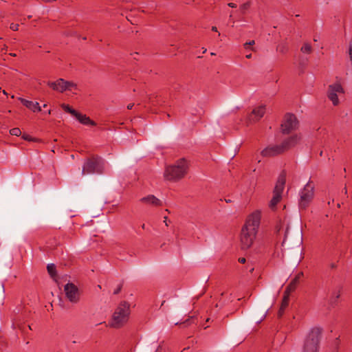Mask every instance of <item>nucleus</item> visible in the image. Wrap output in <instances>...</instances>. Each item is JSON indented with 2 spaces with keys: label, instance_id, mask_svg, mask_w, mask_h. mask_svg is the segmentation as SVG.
Instances as JSON below:
<instances>
[{
  "label": "nucleus",
  "instance_id": "20",
  "mask_svg": "<svg viewBox=\"0 0 352 352\" xmlns=\"http://www.w3.org/2000/svg\"><path fill=\"white\" fill-rule=\"evenodd\" d=\"M47 270L50 275V276L53 278H56L57 276L56 273V265L54 263H50L47 266Z\"/></svg>",
  "mask_w": 352,
  "mask_h": 352
},
{
  "label": "nucleus",
  "instance_id": "30",
  "mask_svg": "<svg viewBox=\"0 0 352 352\" xmlns=\"http://www.w3.org/2000/svg\"><path fill=\"white\" fill-rule=\"evenodd\" d=\"M254 43H255L254 41L252 40L249 42H246L245 43H244L243 45H244L245 49L248 50L250 46L253 45Z\"/></svg>",
  "mask_w": 352,
  "mask_h": 352
},
{
  "label": "nucleus",
  "instance_id": "23",
  "mask_svg": "<svg viewBox=\"0 0 352 352\" xmlns=\"http://www.w3.org/2000/svg\"><path fill=\"white\" fill-rule=\"evenodd\" d=\"M300 50L304 54H310L312 52V47L311 44L309 43H304L303 45L301 47Z\"/></svg>",
  "mask_w": 352,
  "mask_h": 352
},
{
  "label": "nucleus",
  "instance_id": "15",
  "mask_svg": "<svg viewBox=\"0 0 352 352\" xmlns=\"http://www.w3.org/2000/svg\"><path fill=\"white\" fill-rule=\"evenodd\" d=\"M342 289V287L340 285H338L335 287L334 290L331 292L330 298H329V305L331 307H334L337 305L338 300L340 296V292Z\"/></svg>",
  "mask_w": 352,
  "mask_h": 352
},
{
  "label": "nucleus",
  "instance_id": "40",
  "mask_svg": "<svg viewBox=\"0 0 352 352\" xmlns=\"http://www.w3.org/2000/svg\"><path fill=\"white\" fill-rule=\"evenodd\" d=\"M331 267L332 269H334V268H336V265L335 263H331Z\"/></svg>",
  "mask_w": 352,
  "mask_h": 352
},
{
  "label": "nucleus",
  "instance_id": "49",
  "mask_svg": "<svg viewBox=\"0 0 352 352\" xmlns=\"http://www.w3.org/2000/svg\"><path fill=\"white\" fill-rule=\"evenodd\" d=\"M11 55H12V56H16V54H12Z\"/></svg>",
  "mask_w": 352,
  "mask_h": 352
},
{
  "label": "nucleus",
  "instance_id": "33",
  "mask_svg": "<svg viewBox=\"0 0 352 352\" xmlns=\"http://www.w3.org/2000/svg\"><path fill=\"white\" fill-rule=\"evenodd\" d=\"M239 262L241 263H245L246 262V259L243 257L239 258Z\"/></svg>",
  "mask_w": 352,
  "mask_h": 352
},
{
  "label": "nucleus",
  "instance_id": "1",
  "mask_svg": "<svg viewBox=\"0 0 352 352\" xmlns=\"http://www.w3.org/2000/svg\"><path fill=\"white\" fill-rule=\"evenodd\" d=\"M260 220L261 216L258 212L252 213L246 220L241 234V248L243 250H247L252 245L260 225Z\"/></svg>",
  "mask_w": 352,
  "mask_h": 352
},
{
  "label": "nucleus",
  "instance_id": "35",
  "mask_svg": "<svg viewBox=\"0 0 352 352\" xmlns=\"http://www.w3.org/2000/svg\"><path fill=\"white\" fill-rule=\"evenodd\" d=\"M168 178L170 179V180H172V181H173V182H176V181H177V179H178L179 177H168Z\"/></svg>",
  "mask_w": 352,
  "mask_h": 352
},
{
  "label": "nucleus",
  "instance_id": "9",
  "mask_svg": "<svg viewBox=\"0 0 352 352\" xmlns=\"http://www.w3.org/2000/svg\"><path fill=\"white\" fill-rule=\"evenodd\" d=\"M280 127L282 132L285 134L297 129L298 121L296 116L292 113H287L283 118Z\"/></svg>",
  "mask_w": 352,
  "mask_h": 352
},
{
  "label": "nucleus",
  "instance_id": "36",
  "mask_svg": "<svg viewBox=\"0 0 352 352\" xmlns=\"http://www.w3.org/2000/svg\"><path fill=\"white\" fill-rule=\"evenodd\" d=\"M133 104H129L127 105V109H131L133 108Z\"/></svg>",
  "mask_w": 352,
  "mask_h": 352
},
{
  "label": "nucleus",
  "instance_id": "37",
  "mask_svg": "<svg viewBox=\"0 0 352 352\" xmlns=\"http://www.w3.org/2000/svg\"><path fill=\"white\" fill-rule=\"evenodd\" d=\"M212 30L214 31V32H217V28L216 26H212Z\"/></svg>",
  "mask_w": 352,
  "mask_h": 352
},
{
  "label": "nucleus",
  "instance_id": "32",
  "mask_svg": "<svg viewBox=\"0 0 352 352\" xmlns=\"http://www.w3.org/2000/svg\"><path fill=\"white\" fill-rule=\"evenodd\" d=\"M23 140H28V141H34V139L31 138L29 135L24 134L22 136Z\"/></svg>",
  "mask_w": 352,
  "mask_h": 352
},
{
  "label": "nucleus",
  "instance_id": "44",
  "mask_svg": "<svg viewBox=\"0 0 352 352\" xmlns=\"http://www.w3.org/2000/svg\"><path fill=\"white\" fill-rule=\"evenodd\" d=\"M344 193H345V194H346V193H347L346 188L345 187V188H344Z\"/></svg>",
  "mask_w": 352,
  "mask_h": 352
},
{
  "label": "nucleus",
  "instance_id": "3",
  "mask_svg": "<svg viewBox=\"0 0 352 352\" xmlns=\"http://www.w3.org/2000/svg\"><path fill=\"white\" fill-rule=\"evenodd\" d=\"M321 334V328L311 329L305 340L302 352H318Z\"/></svg>",
  "mask_w": 352,
  "mask_h": 352
},
{
  "label": "nucleus",
  "instance_id": "5",
  "mask_svg": "<svg viewBox=\"0 0 352 352\" xmlns=\"http://www.w3.org/2000/svg\"><path fill=\"white\" fill-rule=\"evenodd\" d=\"M314 185L311 182H307L300 192L299 208L305 210L314 198Z\"/></svg>",
  "mask_w": 352,
  "mask_h": 352
},
{
  "label": "nucleus",
  "instance_id": "45",
  "mask_svg": "<svg viewBox=\"0 0 352 352\" xmlns=\"http://www.w3.org/2000/svg\"><path fill=\"white\" fill-rule=\"evenodd\" d=\"M51 112H52V111H51V110L50 109V110H48V111H47V114H49V115H50V114H51Z\"/></svg>",
  "mask_w": 352,
  "mask_h": 352
},
{
  "label": "nucleus",
  "instance_id": "2",
  "mask_svg": "<svg viewBox=\"0 0 352 352\" xmlns=\"http://www.w3.org/2000/svg\"><path fill=\"white\" fill-rule=\"evenodd\" d=\"M129 314L130 305L126 301L121 302L113 314L111 327L119 328L122 326L128 320Z\"/></svg>",
  "mask_w": 352,
  "mask_h": 352
},
{
  "label": "nucleus",
  "instance_id": "17",
  "mask_svg": "<svg viewBox=\"0 0 352 352\" xmlns=\"http://www.w3.org/2000/svg\"><path fill=\"white\" fill-rule=\"evenodd\" d=\"M302 272L298 273L287 286L285 293H291L294 291L297 285L299 284L300 278L302 277Z\"/></svg>",
  "mask_w": 352,
  "mask_h": 352
},
{
  "label": "nucleus",
  "instance_id": "29",
  "mask_svg": "<svg viewBox=\"0 0 352 352\" xmlns=\"http://www.w3.org/2000/svg\"><path fill=\"white\" fill-rule=\"evenodd\" d=\"M19 24L17 23H11L10 25V28L13 31H17L19 30Z\"/></svg>",
  "mask_w": 352,
  "mask_h": 352
},
{
  "label": "nucleus",
  "instance_id": "48",
  "mask_svg": "<svg viewBox=\"0 0 352 352\" xmlns=\"http://www.w3.org/2000/svg\"><path fill=\"white\" fill-rule=\"evenodd\" d=\"M47 107V104H43V107Z\"/></svg>",
  "mask_w": 352,
  "mask_h": 352
},
{
  "label": "nucleus",
  "instance_id": "4",
  "mask_svg": "<svg viewBox=\"0 0 352 352\" xmlns=\"http://www.w3.org/2000/svg\"><path fill=\"white\" fill-rule=\"evenodd\" d=\"M344 89L341 81L336 80L328 86L327 96L334 106L340 104L339 98L344 95Z\"/></svg>",
  "mask_w": 352,
  "mask_h": 352
},
{
  "label": "nucleus",
  "instance_id": "18",
  "mask_svg": "<svg viewBox=\"0 0 352 352\" xmlns=\"http://www.w3.org/2000/svg\"><path fill=\"white\" fill-rule=\"evenodd\" d=\"M74 117L82 124L86 126H96V123L91 120L89 117L87 116L85 114H82L79 112H76V114Z\"/></svg>",
  "mask_w": 352,
  "mask_h": 352
},
{
  "label": "nucleus",
  "instance_id": "13",
  "mask_svg": "<svg viewBox=\"0 0 352 352\" xmlns=\"http://www.w3.org/2000/svg\"><path fill=\"white\" fill-rule=\"evenodd\" d=\"M283 152H284L283 148L280 144V145H274V146H268V147L264 148L261 151V155L263 157H271V156H274V155L280 154Z\"/></svg>",
  "mask_w": 352,
  "mask_h": 352
},
{
  "label": "nucleus",
  "instance_id": "25",
  "mask_svg": "<svg viewBox=\"0 0 352 352\" xmlns=\"http://www.w3.org/2000/svg\"><path fill=\"white\" fill-rule=\"evenodd\" d=\"M10 133L12 135L19 136L21 133V131L19 128L16 127V128H13V129H10Z\"/></svg>",
  "mask_w": 352,
  "mask_h": 352
},
{
  "label": "nucleus",
  "instance_id": "11",
  "mask_svg": "<svg viewBox=\"0 0 352 352\" xmlns=\"http://www.w3.org/2000/svg\"><path fill=\"white\" fill-rule=\"evenodd\" d=\"M265 113V106L260 105L255 107L247 118V124L258 122Z\"/></svg>",
  "mask_w": 352,
  "mask_h": 352
},
{
  "label": "nucleus",
  "instance_id": "50",
  "mask_svg": "<svg viewBox=\"0 0 352 352\" xmlns=\"http://www.w3.org/2000/svg\"><path fill=\"white\" fill-rule=\"evenodd\" d=\"M210 320V318H207L206 322H208Z\"/></svg>",
  "mask_w": 352,
  "mask_h": 352
},
{
  "label": "nucleus",
  "instance_id": "51",
  "mask_svg": "<svg viewBox=\"0 0 352 352\" xmlns=\"http://www.w3.org/2000/svg\"><path fill=\"white\" fill-rule=\"evenodd\" d=\"M155 352H160V349H157V351Z\"/></svg>",
  "mask_w": 352,
  "mask_h": 352
},
{
  "label": "nucleus",
  "instance_id": "34",
  "mask_svg": "<svg viewBox=\"0 0 352 352\" xmlns=\"http://www.w3.org/2000/svg\"><path fill=\"white\" fill-rule=\"evenodd\" d=\"M228 6L230 8H236V4L234 3H229L228 4Z\"/></svg>",
  "mask_w": 352,
  "mask_h": 352
},
{
  "label": "nucleus",
  "instance_id": "19",
  "mask_svg": "<svg viewBox=\"0 0 352 352\" xmlns=\"http://www.w3.org/2000/svg\"><path fill=\"white\" fill-rule=\"evenodd\" d=\"M285 177H278V179L274 189V193L278 194L282 196V193L285 184Z\"/></svg>",
  "mask_w": 352,
  "mask_h": 352
},
{
  "label": "nucleus",
  "instance_id": "24",
  "mask_svg": "<svg viewBox=\"0 0 352 352\" xmlns=\"http://www.w3.org/2000/svg\"><path fill=\"white\" fill-rule=\"evenodd\" d=\"M61 107L65 112L70 113L73 116L76 114L77 111L70 107L69 104H63Z\"/></svg>",
  "mask_w": 352,
  "mask_h": 352
},
{
  "label": "nucleus",
  "instance_id": "42",
  "mask_svg": "<svg viewBox=\"0 0 352 352\" xmlns=\"http://www.w3.org/2000/svg\"><path fill=\"white\" fill-rule=\"evenodd\" d=\"M189 347L184 348L182 352H184L186 350H188Z\"/></svg>",
  "mask_w": 352,
  "mask_h": 352
},
{
  "label": "nucleus",
  "instance_id": "10",
  "mask_svg": "<svg viewBox=\"0 0 352 352\" xmlns=\"http://www.w3.org/2000/svg\"><path fill=\"white\" fill-rule=\"evenodd\" d=\"M67 298L72 303H78L80 300V292L78 287L72 283H67L64 287Z\"/></svg>",
  "mask_w": 352,
  "mask_h": 352
},
{
  "label": "nucleus",
  "instance_id": "14",
  "mask_svg": "<svg viewBox=\"0 0 352 352\" xmlns=\"http://www.w3.org/2000/svg\"><path fill=\"white\" fill-rule=\"evenodd\" d=\"M140 201L142 203L150 204L153 206H162V201L153 195H149L148 196L144 197L141 198Z\"/></svg>",
  "mask_w": 352,
  "mask_h": 352
},
{
  "label": "nucleus",
  "instance_id": "8",
  "mask_svg": "<svg viewBox=\"0 0 352 352\" xmlns=\"http://www.w3.org/2000/svg\"><path fill=\"white\" fill-rule=\"evenodd\" d=\"M47 85L54 91L63 93L67 90L72 91L76 89L77 87L75 83L70 81L65 80L63 78H58L56 81H49Z\"/></svg>",
  "mask_w": 352,
  "mask_h": 352
},
{
  "label": "nucleus",
  "instance_id": "16",
  "mask_svg": "<svg viewBox=\"0 0 352 352\" xmlns=\"http://www.w3.org/2000/svg\"><path fill=\"white\" fill-rule=\"evenodd\" d=\"M19 100L24 106H25L33 112H39L41 111V107H40L39 103L37 102H34L22 98H19Z\"/></svg>",
  "mask_w": 352,
  "mask_h": 352
},
{
  "label": "nucleus",
  "instance_id": "47",
  "mask_svg": "<svg viewBox=\"0 0 352 352\" xmlns=\"http://www.w3.org/2000/svg\"><path fill=\"white\" fill-rule=\"evenodd\" d=\"M286 175V173H284L283 175L281 174L280 176H285Z\"/></svg>",
  "mask_w": 352,
  "mask_h": 352
},
{
  "label": "nucleus",
  "instance_id": "43",
  "mask_svg": "<svg viewBox=\"0 0 352 352\" xmlns=\"http://www.w3.org/2000/svg\"><path fill=\"white\" fill-rule=\"evenodd\" d=\"M141 227H142V229H145L146 228L145 224H142Z\"/></svg>",
  "mask_w": 352,
  "mask_h": 352
},
{
  "label": "nucleus",
  "instance_id": "7",
  "mask_svg": "<svg viewBox=\"0 0 352 352\" xmlns=\"http://www.w3.org/2000/svg\"><path fill=\"white\" fill-rule=\"evenodd\" d=\"M188 162L182 159L178 160L175 165L168 166L164 176H184L188 173Z\"/></svg>",
  "mask_w": 352,
  "mask_h": 352
},
{
  "label": "nucleus",
  "instance_id": "46",
  "mask_svg": "<svg viewBox=\"0 0 352 352\" xmlns=\"http://www.w3.org/2000/svg\"><path fill=\"white\" fill-rule=\"evenodd\" d=\"M3 94L7 95V92L5 90L3 91Z\"/></svg>",
  "mask_w": 352,
  "mask_h": 352
},
{
  "label": "nucleus",
  "instance_id": "6",
  "mask_svg": "<svg viewBox=\"0 0 352 352\" xmlns=\"http://www.w3.org/2000/svg\"><path fill=\"white\" fill-rule=\"evenodd\" d=\"M104 168V161L100 157H92L87 160L82 167L83 173H102Z\"/></svg>",
  "mask_w": 352,
  "mask_h": 352
},
{
  "label": "nucleus",
  "instance_id": "38",
  "mask_svg": "<svg viewBox=\"0 0 352 352\" xmlns=\"http://www.w3.org/2000/svg\"><path fill=\"white\" fill-rule=\"evenodd\" d=\"M164 222L165 223L166 226H168V223H167V217H164Z\"/></svg>",
  "mask_w": 352,
  "mask_h": 352
},
{
  "label": "nucleus",
  "instance_id": "26",
  "mask_svg": "<svg viewBox=\"0 0 352 352\" xmlns=\"http://www.w3.org/2000/svg\"><path fill=\"white\" fill-rule=\"evenodd\" d=\"M277 50L283 54L287 51V48L284 45H280L277 47Z\"/></svg>",
  "mask_w": 352,
  "mask_h": 352
},
{
  "label": "nucleus",
  "instance_id": "22",
  "mask_svg": "<svg viewBox=\"0 0 352 352\" xmlns=\"http://www.w3.org/2000/svg\"><path fill=\"white\" fill-rule=\"evenodd\" d=\"M289 293H285V294L284 295V297H283V302H282V305H281V307H280V309L279 310V314L280 315L282 314V311H283L284 309L288 305V303H289Z\"/></svg>",
  "mask_w": 352,
  "mask_h": 352
},
{
  "label": "nucleus",
  "instance_id": "28",
  "mask_svg": "<svg viewBox=\"0 0 352 352\" xmlns=\"http://www.w3.org/2000/svg\"><path fill=\"white\" fill-rule=\"evenodd\" d=\"M249 7H250V3H245L242 4L240 6V10L242 12H245L247 9H248Z\"/></svg>",
  "mask_w": 352,
  "mask_h": 352
},
{
  "label": "nucleus",
  "instance_id": "21",
  "mask_svg": "<svg viewBox=\"0 0 352 352\" xmlns=\"http://www.w3.org/2000/svg\"><path fill=\"white\" fill-rule=\"evenodd\" d=\"M282 196L279 195L278 194L274 193L273 197L270 201V206L273 208L275 207L277 204L280 201Z\"/></svg>",
  "mask_w": 352,
  "mask_h": 352
},
{
  "label": "nucleus",
  "instance_id": "41",
  "mask_svg": "<svg viewBox=\"0 0 352 352\" xmlns=\"http://www.w3.org/2000/svg\"><path fill=\"white\" fill-rule=\"evenodd\" d=\"M225 201H226V203H231L232 202L231 199H226Z\"/></svg>",
  "mask_w": 352,
  "mask_h": 352
},
{
  "label": "nucleus",
  "instance_id": "12",
  "mask_svg": "<svg viewBox=\"0 0 352 352\" xmlns=\"http://www.w3.org/2000/svg\"><path fill=\"white\" fill-rule=\"evenodd\" d=\"M301 140V136L300 135H294L286 139L283 142L280 144L283 148V151L295 146L297 145Z\"/></svg>",
  "mask_w": 352,
  "mask_h": 352
},
{
  "label": "nucleus",
  "instance_id": "39",
  "mask_svg": "<svg viewBox=\"0 0 352 352\" xmlns=\"http://www.w3.org/2000/svg\"><path fill=\"white\" fill-rule=\"evenodd\" d=\"M245 57H246L247 58H248V59H249V58H252V54H247V55L245 56Z\"/></svg>",
  "mask_w": 352,
  "mask_h": 352
},
{
  "label": "nucleus",
  "instance_id": "27",
  "mask_svg": "<svg viewBox=\"0 0 352 352\" xmlns=\"http://www.w3.org/2000/svg\"><path fill=\"white\" fill-rule=\"evenodd\" d=\"M192 322H195V318L193 317H191L190 318H188L187 320H186L183 324L185 325V326H188L190 324H191Z\"/></svg>",
  "mask_w": 352,
  "mask_h": 352
},
{
  "label": "nucleus",
  "instance_id": "31",
  "mask_svg": "<svg viewBox=\"0 0 352 352\" xmlns=\"http://www.w3.org/2000/svg\"><path fill=\"white\" fill-rule=\"evenodd\" d=\"M122 288V284H120L118 286V287L114 290L113 294H115V295L118 294L120 292Z\"/></svg>",
  "mask_w": 352,
  "mask_h": 352
}]
</instances>
